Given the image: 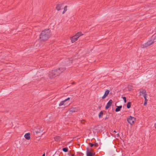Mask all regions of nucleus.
I'll return each mask as SVG.
<instances>
[{
    "instance_id": "nucleus-25",
    "label": "nucleus",
    "mask_w": 156,
    "mask_h": 156,
    "mask_svg": "<svg viewBox=\"0 0 156 156\" xmlns=\"http://www.w3.org/2000/svg\"><path fill=\"white\" fill-rule=\"evenodd\" d=\"M45 153H44V154H43V155H42V156H45Z\"/></svg>"
},
{
    "instance_id": "nucleus-18",
    "label": "nucleus",
    "mask_w": 156,
    "mask_h": 156,
    "mask_svg": "<svg viewBox=\"0 0 156 156\" xmlns=\"http://www.w3.org/2000/svg\"><path fill=\"white\" fill-rule=\"evenodd\" d=\"M103 112H100L99 114V118L103 116Z\"/></svg>"
},
{
    "instance_id": "nucleus-3",
    "label": "nucleus",
    "mask_w": 156,
    "mask_h": 156,
    "mask_svg": "<svg viewBox=\"0 0 156 156\" xmlns=\"http://www.w3.org/2000/svg\"><path fill=\"white\" fill-rule=\"evenodd\" d=\"M82 35H83V34H82L81 32L77 33L76 35L71 38V39L72 42L73 43L75 42Z\"/></svg>"
},
{
    "instance_id": "nucleus-15",
    "label": "nucleus",
    "mask_w": 156,
    "mask_h": 156,
    "mask_svg": "<svg viewBox=\"0 0 156 156\" xmlns=\"http://www.w3.org/2000/svg\"><path fill=\"white\" fill-rule=\"evenodd\" d=\"M71 103V101H68L66 102L65 103H64V106H67L69 105Z\"/></svg>"
},
{
    "instance_id": "nucleus-16",
    "label": "nucleus",
    "mask_w": 156,
    "mask_h": 156,
    "mask_svg": "<svg viewBox=\"0 0 156 156\" xmlns=\"http://www.w3.org/2000/svg\"><path fill=\"white\" fill-rule=\"evenodd\" d=\"M55 140L56 141H58L60 139L59 136H57L55 137Z\"/></svg>"
},
{
    "instance_id": "nucleus-8",
    "label": "nucleus",
    "mask_w": 156,
    "mask_h": 156,
    "mask_svg": "<svg viewBox=\"0 0 156 156\" xmlns=\"http://www.w3.org/2000/svg\"><path fill=\"white\" fill-rule=\"evenodd\" d=\"M79 110L78 108H70L69 110L70 112H77Z\"/></svg>"
},
{
    "instance_id": "nucleus-1",
    "label": "nucleus",
    "mask_w": 156,
    "mask_h": 156,
    "mask_svg": "<svg viewBox=\"0 0 156 156\" xmlns=\"http://www.w3.org/2000/svg\"><path fill=\"white\" fill-rule=\"evenodd\" d=\"M50 35V30L49 29H47L42 31L39 38L41 41H45L49 38Z\"/></svg>"
},
{
    "instance_id": "nucleus-4",
    "label": "nucleus",
    "mask_w": 156,
    "mask_h": 156,
    "mask_svg": "<svg viewBox=\"0 0 156 156\" xmlns=\"http://www.w3.org/2000/svg\"><path fill=\"white\" fill-rule=\"evenodd\" d=\"M136 120V118L130 116L127 119V121L130 124H133Z\"/></svg>"
},
{
    "instance_id": "nucleus-12",
    "label": "nucleus",
    "mask_w": 156,
    "mask_h": 156,
    "mask_svg": "<svg viewBox=\"0 0 156 156\" xmlns=\"http://www.w3.org/2000/svg\"><path fill=\"white\" fill-rule=\"evenodd\" d=\"M25 138L27 140H29L30 139V133H27L25 134L24 136Z\"/></svg>"
},
{
    "instance_id": "nucleus-9",
    "label": "nucleus",
    "mask_w": 156,
    "mask_h": 156,
    "mask_svg": "<svg viewBox=\"0 0 156 156\" xmlns=\"http://www.w3.org/2000/svg\"><path fill=\"white\" fill-rule=\"evenodd\" d=\"M69 99H70V98H68L67 99H66L64 101L61 102L59 104V106H61L63 105L64 106V103H65L67 101H68Z\"/></svg>"
},
{
    "instance_id": "nucleus-28",
    "label": "nucleus",
    "mask_w": 156,
    "mask_h": 156,
    "mask_svg": "<svg viewBox=\"0 0 156 156\" xmlns=\"http://www.w3.org/2000/svg\"><path fill=\"white\" fill-rule=\"evenodd\" d=\"M72 156H74V155L73 154L72 155Z\"/></svg>"
},
{
    "instance_id": "nucleus-6",
    "label": "nucleus",
    "mask_w": 156,
    "mask_h": 156,
    "mask_svg": "<svg viewBox=\"0 0 156 156\" xmlns=\"http://www.w3.org/2000/svg\"><path fill=\"white\" fill-rule=\"evenodd\" d=\"M112 103V100H110L107 103L106 106L105 107V109H108L111 105Z\"/></svg>"
},
{
    "instance_id": "nucleus-10",
    "label": "nucleus",
    "mask_w": 156,
    "mask_h": 156,
    "mask_svg": "<svg viewBox=\"0 0 156 156\" xmlns=\"http://www.w3.org/2000/svg\"><path fill=\"white\" fill-rule=\"evenodd\" d=\"M62 4H58L57 5L56 7V9L58 11L60 10L61 9L62 7Z\"/></svg>"
},
{
    "instance_id": "nucleus-17",
    "label": "nucleus",
    "mask_w": 156,
    "mask_h": 156,
    "mask_svg": "<svg viewBox=\"0 0 156 156\" xmlns=\"http://www.w3.org/2000/svg\"><path fill=\"white\" fill-rule=\"evenodd\" d=\"M67 6H65L64 9V10L62 12V13L64 14L65 13V12L67 11Z\"/></svg>"
},
{
    "instance_id": "nucleus-13",
    "label": "nucleus",
    "mask_w": 156,
    "mask_h": 156,
    "mask_svg": "<svg viewBox=\"0 0 156 156\" xmlns=\"http://www.w3.org/2000/svg\"><path fill=\"white\" fill-rule=\"evenodd\" d=\"M94 154V153H92L89 151L87 150V156H92Z\"/></svg>"
},
{
    "instance_id": "nucleus-23",
    "label": "nucleus",
    "mask_w": 156,
    "mask_h": 156,
    "mask_svg": "<svg viewBox=\"0 0 156 156\" xmlns=\"http://www.w3.org/2000/svg\"><path fill=\"white\" fill-rule=\"evenodd\" d=\"M90 145L91 147H92L94 145V144L92 143H90Z\"/></svg>"
},
{
    "instance_id": "nucleus-11",
    "label": "nucleus",
    "mask_w": 156,
    "mask_h": 156,
    "mask_svg": "<svg viewBox=\"0 0 156 156\" xmlns=\"http://www.w3.org/2000/svg\"><path fill=\"white\" fill-rule=\"evenodd\" d=\"M154 43L153 40H151L147 43L146 44V46H147L149 45H150L151 44H153Z\"/></svg>"
},
{
    "instance_id": "nucleus-27",
    "label": "nucleus",
    "mask_w": 156,
    "mask_h": 156,
    "mask_svg": "<svg viewBox=\"0 0 156 156\" xmlns=\"http://www.w3.org/2000/svg\"><path fill=\"white\" fill-rule=\"evenodd\" d=\"M114 132L116 133V131H114Z\"/></svg>"
},
{
    "instance_id": "nucleus-20",
    "label": "nucleus",
    "mask_w": 156,
    "mask_h": 156,
    "mask_svg": "<svg viewBox=\"0 0 156 156\" xmlns=\"http://www.w3.org/2000/svg\"><path fill=\"white\" fill-rule=\"evenodd\" d=\"M62 150L64 152H66L68 151V149L66 148H63Z\"/></svg>"
},
{
    "instance_id": "nucleus-19",
    "label": "nucleus",
    "mask_w": 156,
    "mask_h": 156,
    "mask_svg": "<svg viewBox=\"0 0 156 156\" xmlns=\"http://www.w3.org/2000/svg\"><path fill=\"white\" fill-rule=\"evenodd\" d=\"M131 106V103L130 102H128L127 105V107L128 108H129Z\"/></svg>"
},
{
    "instance_id": "nucleus-5",
    "label": "nucleus",
    "mask_w": 156,
    "mask_h": 156,
    "mask_svg": "<svg viewBox=\"0 0 156 156\" xmlns=\"http://www.w3.org/2000/svg\"><path fill=\"white\" fill-rule=\"evenodd\" d=\"M140 95H142L144 97V100L147 99V94L145 90H143L140 91Z\"/></svg>"
},
{
    "instance_id": "nucleus-24",
    "label": "nucleus",
    "mask_w": 156,
    "mask_h": 156,
    "mask_svg": "<svg viewBox=\"0 0 156 156\" xmlns=\"http://www.w3.org/2000/svg\"><path fill=\"white\" fill-rule=\"evenodd\" d=\"M94 145H95V146H97V144H95Z\"/></svg>"
},
{
    "instance_id": "nucleus-22",
    "label": "nucleus",
    "mask_w": 156,
    "mask_h": 156,
    "mask_svg": "<svg viewBox=\"0 0 156 156\" xmlns=\"http://www.w3.org/2000/svg\"><path fill=\"white\" fill-rule=\"evenodd\" d=\"M123 100H124V101L125 102V103H126V97H123Z\"/></svg>"
},
{
    "instance_id": "nucleus-7",
    "label": "nucleus",
    "mask_w": 156,
    "mask_h": 156,
    "mask_svg": "<svg viewBox=\"0 0 156 156\" xmlns=\"http://www.w3.org/2000/svg\"><path fill=\"white\" fill-rule=\"evenodd\" d=\"M109 93V90H106V91H105L104 95L102 97V98L103 99L107 97V96L108 95Z\"/></svg>"
},
{
    "instance_id": "nucleus-21",
    "label": "nucleus",
    "mask_w": 156,
    "mask_h": 156,
    "mask_svg": "<svg viewBox=\"0 0 156 156\" xmlns=\"http://www.w3.org/2000/svg\"><path fill=\"white\" fill-rule=\"evenodd\" d=\"M147 99H146V100H145V101H144V105H146L147 104Z\"/></svg>"
},
{
    "instance_id": "nucleus-2",
    "label": "nucleus",
    "mask_w": 156,
    "mask_h": 156,
    "mask_svg": "<svg viewBox=\"0 0 156 156\" xmlns=\"http://www.w3.org/2000/svg\"><path fill=\"white\" fill-rule=\"evenodd\" d=\"M65 70V69L64 68H62L56 70H53L49 74L50 77L51 78L54 77L58 75Z\"/></svg>"
},
{
    "instance_id": "nucleus-26",
    "label": "nucleus",
    "mask_w": 156,
    "mask_h": 156,
    "mask_svg": "<svg viewBox=\"0 0 156 156\" xmlns=\"http://www.w3.org/2000/svg\"><path fill=\"white\" fill-rule=\"evenodd\" d=\"M154 126H155V128H156V124H155V125Z\"/></svg>"
},
{
    "instance_id": "nucleus-14",
    "label": "nucleus",
    "mask_w": 156,
    "mask_h": 156,
    "mask_svg": "<svg viewBox=\"0 0 156 156\" xmlns=\"http://www.w3.org/2000/svg\"><path fill=\"white\" fill-rule=\"evenodd\" d=\"M122 108V106H117V108H116V109L115 110V111L116 112H118L120 110V109L121 108Z\"/></svg>"
}]
</instances>
